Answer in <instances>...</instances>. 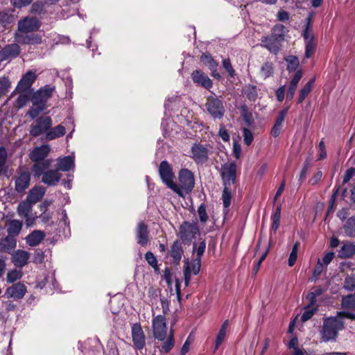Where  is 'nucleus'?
Listing matches in <instances>:
<instances>
[{"label": "nucleus", "mask_w": 355, "mask_h": 355, "mask_svg": "<svg viewBox=\"0 0 355 355\" xmlns=\"http://www.w3.org/2000/svg\"><path fill=\"white\" fill-rule=\"evenodd\" d=\"M323 269H324V266H323L322 263L320 262V260L318 259V262L316 263V266L315 267V269L313 270V272L312 278L313 280H316L318 278L319 275L323 271Z\"/></svg>", "instance_id": "nucleus-61"}, {"label": "nucleus", "mask_w": 355, "mask_h": 355, "mask_svg": "<svg viewBox=\"0 0 355 355\" xmlns=\"http://www.w3.org/2000/svg\"><path fill=\"white\" fill-rule=\"evenodd\" d=\"M33 205L28 200H24L18 205L17 213L21 217H27L32 209Z\"/></svg>", "instance_id": "nucleus-37"}, {"label": "nucleus", "mask_w": 355, "mask_h": 355, "mask_svg": "<svg viewBox=\"0 0 355 355\" xmlns=\"http://www.w3.org/2000/svg\"><path fill=\"white\" fill-rule=\"evenodd\" d=\"M184 279L185 286H188L191 279V269L188 261L186 262V265L184 268Z\"/></svg>", "instance_id": "nucleus-62"}, {"label": "nucleus", "mask_w": 355, "mask_h": 355, "mask_svg": "<svg viewBox=\"0 0 355 355\" xmlns=\"http://www.w3.org/2000/svg\"><path fill=\"white\" fill-rule=\"evenodd\" d=\"M285 61L287 63V67H286V69L289 71V72H293V71H297V68L300 65V61H299V59L297 56L295 55H288L286 58H285Z\"/></svg>", "instance_id": "nucleus-44"}, {"label": "nucleus", "mask_w": 355, "mask_h": 355, "mask_svg": "<svg viewBox=\"0 0 355 355\" xmlns=\"http://www.w3.org/2000/svg\"><path fill=\"white\" fill-rule=\"evenodd\" d=\"M30 97L28 94H20L16 99V106L18 108L23 107L28 101Z\"/></svg>", "instance_id": "nucleus-60"}, {"label": "nucleus", "mask_w": 355, "mask_h": 355, "mask_svg": "<svg viewBox=\"0 0 355 355\" xmlns=\"http://www.w3.org/2000/svg\"><path fill=\"white\" fill-rule=\"evenodd\" d=\"M315 82V79L310 80L300 91V96L297 100V103H302L307 95L310 93L313 85Z\"/></svg>", "instance_id": "nucleus-46"}, {"label": "nucleus", "mask_w": 355, "mask_h": 355, "mask_svg": "<svg viewBox=\"0 0 355 355\" xmlns=\"http://www.w3.org/2000/svg\"><path fill=\"white\" fill-rule=\"evenodd\" d=\"M15 41L21 45H37L42 43V35L40 33H15Z\"/></svg>", "instance_id": "nucleus-11"}, {"label": "nucleus", "mask_w": 355, "mask_h": 355, "mask_svg": "<svg viewBox=\"0 0 355 355\" xmlns=\"http://www.w3.org/2000/svg\"><path fill=\"white\" fill-rule=\"evenodd\" d=\"M242 92L246 96L247 98L252 102H254L258 97L257 87L254 85H245Z\"/></svg>", "instance_id": "nucleus-33"}, {"label": "nucleus", "mask_w": 355, "mask_h": 355, "mask_svg": "<svg viewBox=\"0 0 355 355\" xmlns=\"http://www.w3.org/2000/svg\"><path fill=\"white\" fill-rule=\"evenodd\" d=\"M305 42V58H310L315 49V37L313 35H302Z\"/></svg>", "instance_id": "nucleus-31"}, {"label": "nucleus", "mask_w": 355, "mask_h": 355, "mask_svg": "<svg viewBox=\"0 0 355 355\" xmlns=\"http://www.w3.org/2000/svg\"><path fill=\"white\" fill-rule=\"evenodd\" d=\"M66 133L64 126L62 124L58 125L54 128H50L45 135L46 140H53L55 139L64 136Z\"/></svg>", "instance_id": "nucleus-30"}, {"label": "nucleus", "mask_w": 355, "mask_h": 355, "mask_svg": "<svg viewBox=\"0 0 355 355\" xmlns=\"http://www.w3.org/2000/svg\"><path fill=\"white\" fill-rule=\"evenodd\" d=\"M286 28L283 24H276L271 30V35L279 39L282 42L285 40V33Z\"/></svg>", "instance_id": "nucleus-40"}, {"label": "nucleus", "mask_w": 355, "mask_h": 355, "mask_svg": "<svg viewBox=\"0 0 355 355\" xmlns=\"http://www.w3.org/2000/svg\"><path fill=\"white\" fill-rule=\"evenodd\" d=\"M10 87V82L8 77H0V98L6 95Z\"/></svg>", "instance_id": "nucleus-50"}, {"label": "nucleus", "mask_w": 355, "mask_h": 355, "mask_svg": "<svg viewBox=\"0 0 355 355\" xmlns=\"http://www.w3.org/2000/svg\"><path fill=\"white\" fill-rule=\"evenodd\" d=\"M311 159L309 157H307L306 159L305 162H304V164H303L302 168L300 171L299 179H298L299 186H301L302 182L305 180L306 176V173L311 166Z\"/></svg>", "instance_id": "nucleus-49"}, {"label": "nucleus", "mask_w": 355, "mask_h": 355, "mask_svg": "<svg viewBox=\"0 0 355 355\" xmlns=\"http://www.w3.org/2000/svg\"><path fill=\"white\" fill-rule=\"evenodd\" d=\"M132 338L136 349L140 350L145 347V336L140 324L136 323L132 327Z\"/></svg>", "instance_id": "nucleus-19"}, {"label": "nucleus", "mask_w": 355, "mask_h": 355, "mask_svg": "<svg viewBox=\"0 0 355 355\" xmlns=\"http://www.w3.org/2000/svg\"><path fill=\"white\" fill-rule=\"evenodd\" d=\"M193 82L198 86L209 89L213 86L212 80L202 70H194L191 75Z\"/></svg>", "instance_id": "nucleus-17"}, {"label": "nucleus", "mask_w": 355, "mask_h": 355, "mask_svg": "<svg viewBox=\"0 0 355 355\" xmlns=\"http://www.w3.org/2000/svg\"><path fill=\"white\" fill-rule=\"evenodd\" d=\"M52 162V159H46L44 162L33 164L31 168L33 177L39 178L42 176L41 182L48 187L58 185L62 177L61 173L56 168L50 169Z\"/></svg>", "instance_id": "nucleus-1"}, {"label": "nucleus", "mask_w": 355, "mask_h": 355, "mask_svg": "<svg viewBox=\"0 0 355 355\" xmlns=\"http://www.w3.org/2000/svg\"><path fill=\"white\" fill-rule=\"evenodd\" d=\"M229 325V320H226L223 322L222 324L219 331L217 334L216 341H215V348L214 351L217 350L219 347V346L223 343L224 341V339L226 336L227 329Z\"/></svg>", "instance_id": "nucleus-32"}, {"label": "nucleus", "mask_w": 355, "mask_h": 355, "mask_svg": "<svg viewBox=\"0 0 355 355\" xmlns=\"http://www.w3.org/2000/svg\"><path fill=\"white\" fill-rule=\"evenodd\" d=\"M206 248V241L203 240L200 242L198 246L197 247V243H193V252L196 251V259H201L202 256L205 253Z\"/></svg>", "instance_id": "nucleus-53"}, {"label": "nucleus", "mask_w": 355, "mask_h": 355, "mask_svg": "<svg viewBox=\"0 0 355 355\" xmlns=\"http://www.w3.org/2000/svg\"><path fill=\"white\" fill-rule=\"evenodd\" d=\"M21 277H22V272H21V269L20 268H19V270L14 269V270H10L7 273L6 279H7L8 282L13 283L15 281L21 279Z\"/></svg>", "instance_id": "nucleus-52"}, {"label": "nucleus", "mask_w": 355, "mask_h": 355, "mask_svg": "<svg viewBox=\"0 0 355 355\" xmlns=\"http://www.w3.org/2000/svg\"><path fill=\"white\" fill-rule=\"evenodd\" d=\"M200 60L203 62L205 65L207 66L209 69L217 68L218 66L217 62L208 52L203 53L201 55Z\"/></svg>", "instance_id": "nucleus-43"}, {"label": "nucleus", "mask_w": 355, "mask_h": 355, "mask_svg": "<svg viewBox=\"0 0 355 355\" xmlns=\"http://www.w3.org/2000/svg\"><path fill=\"white\" fill-rule=\"evenodd\" d=\"M31 177V173L28 171L18 173L15 181V189L17 193H23L29 187Z\"/></svg>", "instance_id": "nucleus-18"}, {"label": "nucleus", "mask_w": 355, "mask_h": 355, "mask_svg": "<svg viewBox=\"0 0 355 355\" xmlns=\"http://www.w3.org/2000/svg\"><path fill=\"white\" fill-rule=\"evenodd\" d=\"M318 311V306H309L308 308V305L304 307V312L301 317V320L302 322H306L310 320L315 313Z\"/></svg>", "instance_id": "nucleus-48"}, {"label": "nucleus", "mask_w": 355, "mask_h": 355, "mask_svg": "<svg viewBox=\"0 0 355 355\" xmlns=\"http://www.w3.org/2000/svg\"><path fill=\"white\" fill-rule=\"evenodd\" d=\"M158 172L162 182L170 189L173 185L175 175L173 172L172 167L166 160L161 162Z\"/></svg>", "instance_id": "nucleus-12"}, {"label": "nucleus", "mask_w": 355, "mask_h": 355, "mask_svg": "<svg viewBox=\"0 0 355 355\" xmlns=\"http://www.w3.org/2000/svg\"><path fill=\"white\" fill-rule=\"evenodd\" d=\"M230 187L231 186L223 185V190L222 193L223 205V207L226 209V211H227L228 208L231 205L232 198V193Z\"/></svg>", "instance_id": "nucleus-35"}, {"label": "nucleus", "mask_w": 355, "mask_h": 355, "mask_svg": "<svg viewBox=\"0 0 355 355\" xmlns=\"http://www.w3.org/2000/svg\"><path fill=\"white\" fill-rule=\"evenodd\" d=\"M241 116L248 127L252 126L254 124V119L252 112L249 110L246 105H242L240 107Z\"/></svg>", "instance_id": "nucleus-36"}, {"label": "nucleus", "mask_w": 355, "mask_h": 355, "mask_svg": "<svg viewBox=\"0 0 355 355\" xmlns=\"http://www.w3.org/2000/svg\"><path fill=\"white\" fill-rule=\"evenodd\" d=\"M30 253L24 250H17L11 254V261L17 268L21 269L28 264Z\"/></svg>", "instance_id": "nucleus-20"}, {"label": "nucleus", "mask_w": 355, "mask_h": 355, "mask_svg": "<svg viewBox=\"0 0 355 355\" xmlns=\"http://www.w3.org/2000/svg\"><path fill=\"white\" fill-rule=\"evenodd\" d=\"M136 238L137 243L146 246L149 242V230L148 225L144 222H139L136 227Z\"/></svg>", "instance_id": "nucleus-21"}, {"label": "nucleus", "mask_w": 355, "mask_h": 355, "mask_svg": "<svg viewBox=\"0 0 355 355\" xmlns=\"http://www.w3.org/2000/svg\"><path fill=\"white\" fill-rule=\"evenodd\" d=\"M343 229L347 236L355 237V216L347 219Z\"/></svg>", "instance_id": "nucleus-42"}, {"label": "nucleus", "mask_w": 355, "mask_h": 355, "mask_svg": "<svg viewBox=\"0 0 355 355\" xmlns=\"http://www.w3.org/2000/svg\"><path fill=\"white\" fill-rule=\"evenodd\" d=\"M282 42L271 35L261 38L260 46L266 49L270 53L277 55L281 50Z\"/></svg>", "instance_id": "nucleus-14"}, {"label": "nucleus", "mask_w": 355, "mask_h": 355, "mask_svg": "<svg viewBox=\"0 0 355 355\" xmlns=\"http://www.w3.org/2000/svg\"><path fill=\"white\" fill-rule=\"evenodd\" d=\"M261 75L264 78L266 79L273 75L274 73V67L273 64L271 62H266L263 64L261 67Z\"/></svg>", "instance_id": "nucleus-47"}, {"label": "nucleus", "mask_w": 355, "mask_h": 355, "mask_svg": "<svg viewBox=\"0 0 355 355\" xmlns=\"http://www.w3.org/2000/svg\"><path fill=\"white\" fill-rule=\"evenodd\" d=\"M74 167V159L73 157L68 155L64 157H59L57 160L56 169L61 171L67 172Z\"/></svg>", "instance_id": "nucleus-27"}, {"label": "nucleus", "mask_w": 355, "mask_h": 355, "mask_svg": "<svg viewBox=\"0 0 355 355\" xmlns=\"http://www.w3.org/2000/svg\"><path fill=\"white\" fill-rule=\"evenodd\" d=\"M205 107L208 113L214 119H221L225 114V109L223 101L216 96L207 97Z\"/></svg>", "instance_id": "nucleus-6"}, {"label": "nucleus", "mask_w": 355, "mask_h": 355, "mask_svg": "<svg viewBox=\"0 0 355 355\" xmlns=\"http://www.w3.org/2000/svg\"><path fill=\"white\" fill-rule=\"evenodd\" d=\"M198 214L200 221L202 223H205L208 220V216L206 211V205L204 203L200 204L198 207Z\"/></svg>", "instance_id": "nucleus-57"}, {"label": "nucleus", "mask_w": 355, "mask_h": 355, "mask_svg": "<svg viewBox=\"0 0 355 355\" xmlns=\"http://www.w3.org/2000/svg\"><path fill=\"white\" fill-rule=\"evenodd\" d=\"M341 306L344 309L355 311V294L343 296L341 300Z\"/></svg>", "instance_id": "nucleus-39"}, {"label": "nucleus", "mask_w": 355, "mask_h": 355, "mask_svg": "<svg viewBox=\"0 0 355 355\" xmlns=\"http://www.w3.org/2000/svg\"><path fill=\"white\" fill-rule=\"evenodd\" d=\"M51 150L48 144H43L40 146L34 148L29 153L30 159L34 162L33 164H37L46 161V157L48 156Z\"/></svg>", "instance_id": "nucleus-15"}, {"label": "nucleus", "mask_w": 355, "mask_h": 355, "mask_svg": "<svg viewBox=\"0 0 355 355\" xmlns=\"http://www.w3.org/2000/svg\"><path fill=\"white\" fill-rule=\"evenodd\" d=\"M37 78L35 73L33 71H28L24 74L17 84L16 89L19 92H26L31 89L32 85Z\"/></svg>", "instance_id": "nucleus-22"}, {"label": "nucleus", "mask_w": 355, "mask_h": 355, "mask_svg": "<svg viewBox=\"0 0 355 355\" xmlns=\"http://www.w3.org/2000/svg\"><path fill=\"white\" fill-rule=\"evenodd\" d=\"M344 328V322L337 316L326 318L320 331L323 342L335 341L338 336V331Z\"/></svg>", "instance_id": "nucleus-4"}, {"label": "nucleus", "mask_w": 355, "mask_h": 355, "mask_svg": "<svg viewBox=\"0 0 355 355\" xmlns=\"http://www.w3.org/2000/svg\"><path fill=\"white\" fill-rule=\"evenodd\" d=\"M41 21L34 17H26L19 20L17 24L18 33H33L37 32L41 27Z\"/></svg>", "instance_id": "nucleus-10"}, {"label": "nucleus", "mask_w": 355, "mask_h": 355, "mask_svg": "<svg viewBox=\"0 0 355 355\" xmlns=\"http://www.w3.org/2000/svg\"><path fill=\"white\" fill-rule=\"evenodd\" d=\"M52 125V119L49 116H42L36 119L30 126L29 133L33 137H37L42 134H46Z\"/></svg>", "instance_id": "nucleus-7"}, {"label": "nucleus", "mask_w": 355, "mask_h": 355, "mask_svg": "<svg viewBox=\"0 0 355 355\" xmlns=\"http://www.w3.org/2000/svg\"><path fill=\"white\" fill-rule=\"evenodd\" d=\"M220 175L223 185L231 186L236 182V164L234 162L221 165Z\"/></svg>", "instance_id": "nucleus-8"}, {"label": "nucleus", "mask_w": 355, "mask_h": 355, "mask_svg": "<svg viewBox=\"0 0 355 355\" xmlns=\"http://www.w3.org/2000/svg\"><path fill=\"white\" fill-rule=\"evenodd\" d=\"M200 235V228L197 221H183L179 227V236L184 245H189L193 239Z\"/></svg>", "instance_id": "nucleus-5"}, {"label": "nucleus", "mask_w": 355, "mask_h": 355, "mask_svg": "<svg viewBox=\"0 0 355 355\" xmlns=\"http://www.w3.org/2000/svg\"><path fill=\"white\" fill-rule=\"evenodd\" d=\"M343 288L347 291H353L355 290V274L345 277Z\"/></svg>", "instance_id": "nucleus-51"}, {"label": "nucleus", "mask_w": 355, "mask_h": 355, "mask_svg": "<svg viewBox=\"0 0 355 355\" xmlns=\"http://www.w3.org/2000/svg\"><path fill=\"white\" fill-rule=\"evenodd\" d=\"M55 89V86L45 85L34 92L31 96L33 107L28 110L27 115L34 119L44 112L46 109V102L52 96Z\"/></svg>", "instance_id": "nucleus-2"}, {"label": "nucleus", "mask_w": 355, "mask_h": 355, "mask_svg": "<svg viewBox=\"0 0 355 355\" xmlns=\"http://www.w3.org/2000/svg\"><path fill=\"white\" fill-rule=\"evenodd\" d=\"M14 7L21 8L28 6L33 1V0H10Z\"/></svg>", "instance_id": "nucleus-63"}, {"label": "nucleus", "mask_w": 355, "mask_h": 355, "mask_svg": "<svg viewBox=\"0 0 355 355\" xmlns=\"http://www.w3.org/2000/svg\"><path fill=\"white\" fill-rule=\"evenodd\" d=\"M26 293V287L24 284L21 282L14 284L6 290V294L8 296L13 297L16 300H20L23 298Z\"/></svg>", "instance_id": "nucleus-24"}, {"label": "nucleus", "mask_w": 355, "mask_h": 355, "mask_svg": "<svg viewBox=\"0 0 355 355\" xmlns=\"http://www.w3.org/2000/svg\"><path fill=\"white\" fill-rule=\"evenodd\" d=\"M281 211H282V204L279 203L277 205L276 209L274 214L271 216V220L272 221L271 225V231H273L275 234L277 231L279 224H280V218H281Z\"/></svg>", "instance_id": "nucleus-34"}, {"label": "nucleus", "mask_w": 355, "mask_h": 355, "mask_svg": "<svg viewBox=\"0 0 355 355\" xmlns=\"http://www.w3.org/2000/svg\"><path fill=\"white\" fill-rule=\"evenodd\" d=\"M182 243L180 240H175L171 246L170 255L175 265H178L184 254Z\"/></svg>", "instance_id": "nucleus-23"}, {"label": "nucleus", "mask_w": 355, "mask_h": 355, "mask_svg": "<svg viewBox=\"0 0 355 355\" xmlns=\"http://www.w3.org/2000/svg\"><path fill=\"white\" fill-rule=\"evenodd\" d=\"M302 77V70H300V69L297 70L295 72V75L293 76V77L289 84L288 88L295 91L297 89L298 83L300 82Z\"/></svg>", "instance_id": "nucleus-55"}, {"label": "nucleus", "mask_w": 355, "mask_h": 355, "mask_svg": "<svg viewBox=\"0 0 355 355\" xmlns=\"http://www.w3.org/2000/svg\"><path fill=\"white\" fill-rule=\"evenodd\" d=\"M45 234L41 230H34L30 233L26 238V243L35 247L38 245L44 239Z\"/></svg>", "instance_id": "nucleus-28"}, {"label": "nucleus", "mask_w": 355, "mask_h": 355, "mask_svg": "<svg viewBox=\"0 0 355 355\" xmlns=\"http://www.w3.org/2000/svg\"><path fill=\"white\" fill-rule=\"evenodd\" d=\"M44 260V253L41 250H36L35 251L33 257V262L35 264H40L42 263Z\"/></svg>", "instance_id": "nucleus-59"}, {"label": "nucleus", "mask_w": 355, "mask_h": 355, "mask_svg": "<svg viewBox=\"0 0 355 355\" xmlns=\"http://www.w3.org/2000/svg\"><path fill=\"white\" fill-rule=\"evenodd\" d=\"M8 153L4 146L0 147V175L6 174L8 169V166L6 164Z\"/></svg>", "instance_id": "nucleus-41"}, {"label": "nucleus", "mask_w": 355, "mask_h": 355, "mask_svg": "<svg viewBox=\"0 0 355 355\" xmlns=\"http://www.w3.org/2000/svg\"><path fill=\"white\" fill-rule=\"evenodd\" d=\"M355 254V244L350 242H345L343 243L338 256L342 259H348L352 257Z\"/></svg>", "instance_id": "nucleus-29"}, {"label": "nucleus", "mask_w": 355, "mask_h": 355, "mask_svg": "<svg viewBox=\"0 0 355 355\" xmlns=\"http://www.w3.org/2000/svg\"><path fill=\"white\" fill-rule=\"evenodd\" d=\"M242 132H243L244 143L247 146L251 145V144L253 141V135H252V132H251V130L247 128H243L242 129Z\"/></svg>", "instance_id": "nucleus-58"}, {"label": "nucleus", "mask_w": 355, "mask_h": 355, "mask_svg": "<svg viewBox=\"0 0 355 355\" xmlns=\"http://www.w3.org/2000/svg\"><path fill=\"white\" fill-rule=\"evenodd\" d=\"M16 247L17 240L13 236L8 234L6 237L0 239L1 252H6L10 254L16 248Z\"/></svg>", "instance_id": "nucleus-25"}, {"label": "nucleus", "mask_w": 355, "mask_h": 355, "mask_svg": "<svg viewBox=\"0 0 355 355\" xmlns=\"http://www.w3.org/2000/svg\"><path fill=\"white\" fill-rule=\"evenodd\" d=\"M23 223L21 221L18 220H12L9 223V226L7 230L9 235L11 236H17L22 228Z\"/></svg>", "instance_id": "nucleus-38"}, {"label": "nucleus", "mask_w": 355, "mask_h": 355, "mask_svg": "<svg viewBox=\"0 0 355 355\" xmlns=\"http://www.w3.org/2000/svg\"><path fill=\"white\" fill-rule=\"evenodd\" d=\"M175 342L173 339V330L171 329L169 336L166 341H164L160 348L162 353H168L174 347Z\"/></svg>", "instance_id": "nucleus-45"}, {"label": "nucleus", "mask_w": 355, "mask_h": 355, "mask_svg": "<svg viewBox=\"0 0 355 355\" xmlns=\"http://www.w3.org/2000/svg\"><path fill=\"white\" fill-rule=\"evenodd\" d=\"M45 192L46 189L44 187L42 186H35L29 191L26 199L34 205L41 200L44 197Z\"/></svg>", "instance_id": "nucleus-26"}, {"label": "nucleus", "mask_w": 355, "mask_h": 355, "mask_svg": "<svg viewBox=\"0 0 355 355\" xmlns=\"http://www.w3.org/2000/svg\"><path fill=\"white\" fill-rule=\"evenodd\" d=\"M145 259L148 263L153 268L155 272L159 270L157 258L153 252H147L145 254Z\"/></svg>", "instance_id": "nucleus-54"}, {"label": "nucleus", "mask_w": 355, "mask_h": 355, "mask_svg": "<svg viewBox=\"0 0 355 355\" xmlns=\"http://www.w3.org/2000/svg\"><path fill=\"white\" fill-rule=\"evenodd\" d=\"M209 150L208 148L200 144L194 143L191 148V157L196 164L202 165L209 159Z\"/></svg>", "instance_id": "nucleus-9"}, {"label": "nucleus", "mask_w": 355, "mask_h": 355, "mask_svg": "<svg viewBox=\"0 0 355 355\" xmlns=\"http://www.w3.org/2000/svg\"><path fill=\"white\" fill-rule=\"evenodd\" d=\"M21 47L17 42L8 44L0 51V60L6 61L17 58L21 53Z\"/></svg>", "instance_id": "nucleus-16"}, {"label": "nucleus", "mask_w": 355, "mask_h": 355, "mask_svg": "<svg viewBox=\"0 0 355 355\" xmlns=\"http://www.w3.org/2000/svg\"><path fill=\"white\" fill-rule=\"evenodd\" d=\"M288 107H285V108L282 109V110H280L278 113V116H277V118L275 123L282 126V123L285 119L286 115L288 113Z\"/></svg>", "instance_id": "nucleus-64"}, {"label": "nucleus", "mask_w": 355, "mask_h": 355, "mask_svg": "<svg viewBox=\"0 0 355 355\" xmlns=\"http://www.w3.org/2000/svg\"><path fill=\"white\" fill-rule=\"evenodd\" d=\"M223 67L226 70L228 75L231 78H234L236 75L235 70L234 69L231 61L229 58L224 59L222 61Z\"/></svg>", "instance_id": "nucleus-56"}, {"label": "nucleus", "mask_w": 355, "mask_h": 355, "mask_svg": "<svg viewBox=\"0 0 355 355\" xmlns=\"http://www.w3.org/2000/svg\"><path fill=\"white\" fill-rule=\"evenodd\" d=\"M153 335L155 338L163 341L166 336V324L165 317L159 315L153 320Z\"/></svg>", "instance_id": "nucleus-13"}, {"label": "nucleus", "mask_w": 355, "mask_h": 355, "mask_svg": "<svg viewBox=\"0 0 355 355\" xmlns=\"http://www.w3.org/2000/svg\"><path fill=\"white\" fill-rule=\"evenodd\" d=\"M179 184L175 182L171 190L179 196L184 198L189 194L195 186V178L193 172L188 168H182L178 173Z\"/></svg>", "instance_id": "nucleus-3"}]
</instances>
